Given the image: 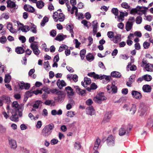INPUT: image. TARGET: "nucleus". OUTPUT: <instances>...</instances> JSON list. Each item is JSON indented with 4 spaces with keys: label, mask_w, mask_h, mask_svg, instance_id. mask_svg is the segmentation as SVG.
Masks as SVG:
<instances>
[{
    "label": "nucleus",
    "mask_w": 153,
    "mask_h": 153,
    "mask_svg": "<svg viewBox=\"0 0 153 153\" xmlns=\"http://www.w3.org/2000/svg\"><path fill=\"white\" fill-rule=\"evenodd\" d=\"M54 128V125L52 123L45 126L42 131L41 133L42 135L44 137H48L51 134L52 130Z\"/></svg>",
    "instance_id": "1"
},
{
    "label": "nucleus",
    "mask_w": 153,
    "mask_h": 153,
    "mask_svg": "<svg viewBox=\"0 0 153 153\" xmlns=\"http://www.w3.org/2000/svg\"><path fill=\"white\" fill-rule=\"evenodd\" d=\"M12 107L15 108V111L18 112L19 115L21 117L22 115V111L23 109V106L19 105L17 101H14L12 104Z\"/></svg>",
    "instance_id": "2"
},
{
    "label": "nucleus",
    "mask_w": 153,
    "mask_h": 153,
    "mask_svg": "<svg viewBox=\"0 0 153 153\" xmlns=\"http://www.w3.org/2000/svg\"><path fill=\"white\" fill-rule=\"evenodd\" d=\"M106 99V97L104 95L103 92L99 93L94 98V100L96 102L100 104L102 102Z\"/></svg>",
    "instance_id": "3"
},
{
    "label": "nucleus",
    "mask_w": 153,
    "mask_h": 153,
    "mask_svg": "<svg viewBox=\"0 0 153 153\" xmlns=\"http://www.w3.org/2000/svg\"><path fill=\"white\" fill-rule=\"evenodd\" d=\"M131 128H128L126 126H124L121 128L119 130V135L121 136L127 134L131 131Z\"/></svg>",
    "instance_id": "4"
},
{
    "label": "nucleus",
    "mask_w": 153,
    "mask_h": 153,
    "mask_svg": "<svg viewBox=\"0 0 153 153\" xmlns=\"http://www.w3.org/2000/svg\"><path fill=\"white\" fill-rule=\"evenodd\" d=\"M65 89L67 93L68 97L70 98H72L74 94L73 89L69 86L65 88Z\"/></svg>",
    "instance_id": "5"
},
{
    "label": "nucleus",
    "mask_w": 153,
    "mask_h": 153,
    "mask_svg": "<svg viewBox=\"0 0 153 153\" xmlns=\"http://www.w3.org/2000/svg\"><path fill=\"white\" fill-rule=\"evenodd\" d=\"M107 145L110 146H113L114 144V138L111 135H110L107 139Z\"/></svg>",
    "instance_id": "6"
},
{
    "label": "nucleus",
    "mask_w": 153,
    "mask_h": 153,
    "mask_svg": "<svg viewBox=\"0 0 153 153\" xmlns=\"http://www.w3.org/2000/svg\"><path fill=\"white\" fill-rule=\"evenodd\" d=\"M111 117V112H107L105 114V117L102 122V123H104L108 122Z\"/></svg>",
    "instance_id": "7"
},
{
    "label": "nucleus",
    "mask_w": 153,
    "mask_h": 153,
    "mask_svg": "<svg viewBox=\"0 0 153 153\" xmlns=\"http://www.w3.org/2000/svg\"><path fill=\"white\" fill-rule=\"evenodd\" d=\"M147 109L146 106L145 105L144 103H142L140 104V106L139 111L140 113V116H143V115Z\"/></svg>",
    "instance_id": "8"
},
{
    "label": "nucleus",
    "mask_w": 153,
    "mask_h": 153,
    "mask_svg": "<svg viewBox=\"0 0 153 153\" xmlns=\"http://www.w3.org/2000/svg\"><path fill=\"white\" fill-rule=\"evenodd\" d=\"M14 110H13L12 112H11L12 115L10 117V119L11 120L15 122H17L19 121V118L17 113L16 111L14 112Z\"/></svg>",
    "instance_id": "9"
},
{
    "label": "nucleus",
    "mask_w": 153,
    "mask_h": 153,
    "mask_svg": "<svg viewBox=\"0 0 153 153\" xmlns=\"http://www.w3.org/2000/svg\"><path fill=\"white\" fill-rule=\"evenodd\" d=\"M9 145L11 148L13 149H16L17 147L16 142L15 140L11 139H8Z\"/></svg>",
    "instance_id": "10"
},
{
    "label": "nucleus",
    "mask_w": 153,
    "mask_h": 153,
    "mask_svg": "<svg viewBox=\"0 0 153 153\" xmlns=\"http://www.w3.org/2000/svg\"><path fill=\"white\" fill-rule=\"evenodd\" d=\"M76 92L78 94L82 96L84 95L85 93V90H82L78 86H74Z\"/></svg>",
    "instance_id": "11"
},
{
    "label": "nucleus",
    "mask_w": 153,
    "mask_h": 153,
    "mask_svg": "<svg viewBox=\"0 0 153 153\" xmlns=\"http://www.w3.org/2000/svg\"><path fill=\"white\" fill-rule=\"evenodd\" d=\"M131 94L134 97L137 99H140L142 97V95L140 93L137 91H132Z\"/></svg>",
    "instance_id": "12"
},
{
    "label": "nucleus",
    "mask_w": 153,
    "mask_h": 153,
    "mask_svg": "<svg viewBox=\"0 0 153 153\" xmlns=\"http://www.w3.org/2000/svg\"><path fill=\"white\" fill-rule=\"evenodd\" d=\"M86 112L87 114L91 116L94 115V110L93 107L90 106L86 109Z\"/></svg>",
    "instance_id": "13"
},
{
    "label": "nucleus",
    "mask_w": 153,
    "mask_h": 153,
    "mask_svg": "<svg viewBox=\"0 0 153 153\" xmlns=\"http://www.w3.org/2000/svg\"><path fill=\"white\" fill-rule=\"evenodd\" d=\"M7 27L10 32L12 33H16V29L13 28L12 24L11 23L7 22Z\"/></svg>",
    "instance_id": "14"
},
{
    "label": "nucleus",
    "mask_w": 153,
    "mask_h": 153,
    "mask_svg": "<svg viewBox=\"0 0 153 153\" xmlns=\"http://www.w3.org/2000/svg\"><path fill=\"white\" fill-rule=\"evenodd\" d=\"M56 84L58 87L60 89L62 88L63 87L65 86L66 85V84L64 80H60L59 79L57 81Z\"/></svg>",
    "instance_id": "15"
},
{
    "label": "nucleus",
    "mask_w": 153,
    "mask_h": 153,
    "mask_svg": "<svg viewBox=\"0 0 153 153\" xmlns=\"http://www.w3.org/2000/svg\"><path fill=\"white\" fill-rule=\"evenodd\" d=\"M1 98L2 99L3 102L7 104L10 103L11 100L10 97L5 95H3L2 96Z\"/></svg>",
    "instance_id": "16"
},
{
    "label": "nucleus",
    "mask_w": 153,
    "mask_h": 153,
    "mask_svg": "<svg viewBox=\"0 0 153 153\" xmlns=\"http://www.w3.org/2000/svg\"><path fill=\"white\" fill-rule=\"evenodd\" d=\"M66 27L67 30H69L70 33H71V36L72 37H74V31L73 30L74 27L73 25H67Z\"/></svg>",
    "instance_id": "17"
},
{
    "label": "nucleus",
    "mask_w": 153,
    "mask_h": 153,
    "mask_svg": "<svg viewBox=\"0 0 153 153\" xmlns=\"http://www.w3.org/2000/svg\"><path fill=\"white\" fill-rule=\"evenodd\" d=\"M136 110V106L134 104H132L129 106V111L130 114H134Z\"/></svg>",
    "instance_id": "18"
},
{
    "label": "nucleus",
    "mask_w": 153,
    "mask_h": 153,
    "mask_svg": "<svg viewBox=\"0 0 153 153\" xmlns=\"http://www.w3.org/2000/svg\"><path fill=\"white\" fill-rule=\"evenodd\" d=\"M142 88L144 92H149L151 91L152 88L150 85H146L143 86Z\"/></svg>",
    "instance_id": "19"
},
{
    "label": "nucleus",
    "mask_w": 153,
    "mask_h": 153,
    "mask_svg": "<svg viewBox=\"0 0 153 153\" xmlns=\"http://www.w3.org/2000/svg\"><path fill=\"white\" fill-rule=\"evenodd\" d=\"M132 23L130 22L129 21L127 22L126 25V30L127 31H129L132 29Z\"/></svg>",
    "instance_id": "20"
},
{
    "label": "nucleus",
    "mask_w": 153,
    "mask_h": 153,
    "mask_svg": "<svg viewBox=\"0 0 153 153\" xmlns=\"http://www.w3.org/2000/svg\"><path fill=\"white\" fill-rule=\"evenodd\" d=\"M66 37V36L62 34H59L57 35L55 38V39L59 41H61L64 39V37Z\"/></svg>",
    "instance_id": "21"
},
{
    "label": "nucleus",
    "mask_w": 153,
    "mask_h": 153,
    "mask_svg": "<svg viewBox=\"0 0 153 153\" xmlns=\"http://www.w3.org/2000/svg\"><path fill=\"white\" fill-rule=\"evenodd\" d=\"M120 35L119 34H117L114 36L113 41L114 43H117L118 42L120 41Z\"/></svg>",
    "instance_id": "22"
},
{
    "label": "nucleus",
    "mask_w": 153,
    "mask_h": 153,
    "mask_svg": "<svg viewBox=\"0 0 153 153\" xmlns=\"http://www.w3.org/2000/svg\"><path fill=\"white\" fill-rule=\"evenodd\" d=\"M111 75L112 76L116 78H120L121 75L120 72L116 71H114L111 72Z\"/></svg>",
    "instance_id": "23"
},
{
    "label": "nucleus",
    "mask_w": 153,
    "mask_h": 153,
    "mask_svg": "<svg viewBox=\"0 0 153 153\" xmlns=\"http://www.w3.org/2000/svg\"><path fill=\"white\" fill-rule=\"evenodd\" d=\"M7 7H10L13 8L16 7V5L15 3L9 0L7 1Z\"/></svg>",
    "instance_id": "24"
},
{
    "label": "nucleus",
    "mask_w": 153,
    "mask_h": 153,
    "mask_svg": "<svg viewBox=\"0 0 153 153\" xmlns=\"http://www.w3.org/2000/svg\"><path fill=\"white\" fill-rule=\"evenodd\" d=\"M100 142V140L99 138H97L95 143L94 149L96 150L98 148Z\"/></svg>",
    "instance_id": "25"
},
{
    "label": "nucleus",
    "mask_w": 153,
    "mask_h": 153,
    "mask_svg": "<svg viewBox=\"0 0 153 153\" xmlns=\"http://www.w3.org/2000/svg\"><path fill=\"white\" fill-rule=\"evenodd\" d=\"M88 75L93 77L94 79H98L99 75L96 74L94 72H91L88 74Z\"/></svg>",
    "instance_id": "26"
},
{
    "label": "nucleus",
    "mask_w": 153,
    "mask_h": 153,
    "mask_svg": "<svg viewBox=\"0 0 153 153\" xmlns=\"http://www.w3.org/2000/svg\"><path fill=\"white\" fill-rule=\"evenodd\" d=\"M65 97V94L62 95H59V96H58L57 99H55V100H57L59 102L61 103L64 100Z\"/></svg>",
    "instance_id": "27"
},
{
    "label": "nucleus",
    "mask_w": 153,
    "mask_h": 153,
    "mask_svg": "<svg viewBox=\"0 0 153 153\" xmlns=\"http://www.w3.org/2000/svg\"><path fill=\"white\" fill-rule=\"evenodd\" d=\"M16 51L18 54H22L25 52V50L21 47H18L16 48Z\"/></svg>",
    "instance_id": "28"
},
{
    "label": "nucleus",
    "mask_w": 153,
    "mask_h": 153,
    "mask_svg": "<svg viewBox=\"0 0 153 153\" xmlns=\"http://www.w3.org/2000/svg\"><path fill=\"white\" fill-rule=\"evenodd\" d=\"M20 29L23 32H27L30 30L29 27L27 25L24 26L23 27H20L19 28V30Z\"/></svg>",
    "instance_id": "29"
},
{
    "label": "nucleus",
    "mask_w": 153,
    "mask_h": 153,
    "mask_svg": "<svg viewBox=\"0 0 153 153\" xmlns=\"http://www.w3.org/2000/svg\"><path fill=\"white\" fill-rule=\"evenodd\" d=\"M30 47L32 50H33V49H37L39 48L38 44L36 42H34L31 43L30 45Z\"/></svg>",
    "instance_id": "30"
},
{
    "label": "nucleus",
    "mask_w": 153,
    "mask_h": 153,
    "mask_svg": "<svg viewBox=\"0 0 153 153\" xmlns=\"http://www.w3.org/2000/svg\"><path fill=\"white\" fill-rule=\"evenodd\" d=\"M36 5L38 8L41 9L44 6V3L42 1H38L36 2Z\"/></svg>",
    "instance_id": "31"
},
{
    "label": "nucleus",
    "mask_w": 153,
    "mask_h": 153,
    "mask_svg": "<svg viewBox=\"0 0 153 153\" xmlns=\"http://www.w3.org/2000/svg\"><path fill=\"white\" fill-rule=\"evenodd\" d=\"M65 16L63 13H60L59 14L58 16V20L60 22L63 21L65 19Z\"/></svg>",
    "instance_id": "32"
},
{
    "label": "nucleus",
    "mask_w": 153,
    "mask_h": 153,
    "mask_svg": "<svg viewBox=\"0 0 153 153\" xmlns=\"http://www.w3.org/2000/svg\"><path fill=\"white\" fill-rule=\"evenodd\" d=\"M152 67H153V65L148 64L146 65L145 68L147 71H152Z\"/></svg>",
    "instance_id": "33"
},
{
    "label": "nucleus",
    "mask_w": 153,
    "mask_h": 153,
    "mask_svg": "<svg viewBox=\"0 0 153 153\" xmlns=\"http://www.w3.org/2000/svg\"><path fill=\"white\" fill-rule=\"evenodd\" d=\"M120 14L119 16H118L117 18L118 19L119 22L123 21L124 20V13L121 12L120 11Z\"/></svg>",
    "instance_id": "34"
},
{
    "label": "nucleus",
    "mask_w": 153,
    "mask_h": 153,
    "mask_svg": "<svg viewBox=\"0 0 153 153\" xmlns=\"http://www.w3.org/2000/svg\"><path fill=\"white\" fill-rule=\"evenodd\" d=\"M11 76L9 74H6L4 81L5 83H9L11 79Z\"/></svg>",
    "instance_id": "35"
},
{
    "label": "nucleus",
    "mask_w": 153,
    "mask_h": 153,
    "mask_svg": "<svg viewBox=\"0 0 153 153\" xmlns=\"http://www.w3.org/2000/svg\"><path fill=\"white\" fill-rule=\"evenodd\" d=\"M86 58L88 61H90L93 60L94 57L92 54L89 53L86 55Z\"/></svg>",
    "instance_id": "36"
},
{
    "label": "nucleus",
    "mask_w": 153,
    "mask_h": 153,
    "mask_svg": "<svg viewBox=\"0 0 153 153\" xmlns=\"http://www.w3.org/2000/svg\"><path fill=\"white\" fill-rule=\"evenodd\" d=\"M42 102L40 100H37L36 101L35 103L33 104V107L36 109L38 108L39 107V105L42 103Z\"/></svg>",
    "instance_id": "37"
},
{
    "label": "nucleus",
    "mask_w": 153,
    "mask_h": 153,
    "mask_svg": "<svg viewBox=\"0 0 153 153\" xmlns=\"http://www.w3.org/2000/svg\"><path fill=\"white\" fill-rule=\"evenodd\" d=\"M110 76H107L104 75H99V78L100 80L103 79H105L107 80H109Z\"/></svg>",
    "instance_id": "38"
},
{
    "label": "nucleus",
    "mask_w": 153,
    "mask_h": 153,
    "mask_svg": "<svg viewBox=\"0 0 153 153\" xmlns=\"http://www.w3.org/2000/svg\"><path fill=\"white\" fill-rule=\"evenodd\" d=\"M144 79L145 80L147 81H149L152 79V76L146 74L143 76Z\"/></svg>",
    "instance_id": "39"
},
{
    "label": "nucleus",
    "mask_w": 153,
    "mask_h": 153,
    "mask_svg": "<svg viewBox=\"0 0 153 153\" xmlns=\"http://www.w3.org/2000/svg\"><path fill=\"white\" fill-rule=\"evenodd\" d=\"M111 12L116 16L118 15L119 11L117 8H113L111 10Z\"/></svg>",
    "instance_id": "40"
},
{
    "label": "nucleus",
    "mask_w": 153,
    "mask_h": 153,
    "mask_svg": "<svg viewBox=\"0 0 153 153\" xmlns=\"http://www.w3.org/2000/svg\"><path fill=\"white\" fill-rule=\"evenodd\" d=\"M86 53V50L85 49L82 50L80 51V56L81 59H83L85 57V54Z\"/></svg>",
    "instance_id": "41"
},
{
    "label": "nucleus",
    "mask_w": 153,
    "mask_h": 153,
    "mask_svg": "<svg viewBox=\"0 0 153 153\" xmlns=\"http://www.w3.org/2000/svg\"><path fill=\"white\" fill-rule=\"evenodd\" d=\"M74 147L75 149L79 150L80 149L81 147V145L79 142H77L75 143L74 144Z\"/></svg>",
    "instance_id": "42"
},
{
    "label": "nucleus",
    "mask_w": 153,
    "mask_h": 153,
    "mask_svg": "<svg viewBox=\"0 0 153 153\" xmlns=\"http://www.w3.org/2000/svg\"><path fill=\"white\" fill-rule=\"evenodd\" d=\"M84 80L86 85H89L91 83V80L89 78L85 77L84 78Z\"/></svg>",
    "instance_id": "43"
},
{
    "label": "nucleus",
    "mask_w": 153,
    "mask_h": 153,
    "mask_svg": "<svg viewBox=\"0 0 153 153\" xmlns=\"http://www.w3.org/2000/svg\"><path fill=\"white\" fill-rule=\"evenodd\" d=\"M122 7L125 9H129L130 7V6L128 5L127 3L124 2H123L121 4Z\"/></svg>",
    "instance_id": "44"
},
{
    "label": "nucleus",
    "mask_w": 153,
    "mask_h": 153,
    "mask_svg": "<svg viewBox=\"0 0 153 153\" xmlns=\"http://www.w3.org/2000/svg\"><path fill=\"white\" fill-rule=\"evenodd\" d=\"M25 94L27 97H30L33 95V92L32 91H28L26 92Z\"/></svg>",
    "instance_id": "45"
},
{
    "label": "nucleus",
    "mask_w": 153,
    "mask_h": 153,
    "mask_svg": "<svg viewBox=\"0 0 153 153\" xmlns=\"http://www.w3.org/2000/svg\"><path fill=\"white\" fill-rule=\"evenodd\" d=\"M6 128L2 125H0V132L4 133L6 132Z\"/></svg>",
    "instance_id": "46"
},
{
    "label": "nucleus",
    "mask_w": 153,
    "mask_h": 153,
    "mask_svg": "<svg viewBox=\"0 0 153 153\" xmlns=\"http://www.w3.org/2000/svg\"><path fill=\"white\" fill-rule=\"evenodd\" d=\"M44 68L46 70H48L50 67L49 62L48 61L45 62L44 63Z\"/></svg>",
    "instance_id": "47"
},
{
    "label": "nucleus",
    "mask_w": 153,
    "mask_h": 153,
    "mask_svg": "<svg viewBox=\"0 0 153 153\" xmlns=\"http://www.w3.org/2000/svg\"><path fill=\"white\" fill-rule=\"evenodd\" d=\"M142 20V18L140 16L137 17L136 19V23L137 24H140L141 23Z\"/></svg>",
    "instance_id": "48"
},
{
    "label": "nucleus",
    "mask_w": 153,
    "mask_h": 153,
    "mask_svg": "<svg viewBox=\"0 0 153 153\" xmlns=\"http://www.w3.org/2000/svg\"><path fill=\"white\" fill-rule=\"evenodd\" d=\"M107 36L110 38H112L114 37V33L112 31H109L107 33Z\"/></svg>",
    "instance_id": "49"
},
{
    "label": "nucleus",
    "mask_w": 153,
    "mask_h": 153,
    "mask_svg": "<svg viewBox=\"0 0 153 153\" xmlns=\"http://www.w3.org/2000/svg\"><path fill=\"white\" fill-rule=\"evenodd\" d=\"M138 11V9L136 7L135 8L132 9L130 11V13L131 14H133L137 13Z\"/></svg>",
    "instance_id": "50"
},
{
    "label": "nucleus",
    "mask_w": 153,
    "mask_h": 153,
    "mask_svg": "<svg viewBox=\"0 0 153 153\" xmlns=\"http://www.w3.org/2000/svg\"><path fill=\"white\" fill-rule=\"evenodd\" d=\"M36 56H38L40 53V51L38 49L32 50Z\"/></svg>",
    "instance_id": "51"
},
{
    "label": "nucleus",
    "mask_w": 153,
    "mask_h": 153,
    "mask_svg": "<svg viewBox=\"0 0 153 153\" xmlns=\"http://www.w3.org/2000/svg\"><path fill=\"white\" fill-rule=\"evenodd\" d=\"M7 40L5 36H3L0 39V42L1 43H4Z\"/></svg>",
    "instance_id": "52"
},
{
    "label": "nucleus",
    "mask_w": 153,
    "mask_h": 153,
    "mask_svg": "<svg viewBox=\"0 0 153 153\" xmlns=\"http://www.w3.org/2000/svg\"><path fill=\"white\" fill-rule=\"evenodd\" d=\"M150 44L149 43L145 42L143 44V46L144 48L148 49L149 47Z\"/></svg>",
    "instance_id": "53"
},
{
    "label": "nucleus",
    "mask_w": 153,
    "mask_h": 153,
    "mask_svg": "<svg viewBox=\"0 0 153 153\" xmlns=\"http://www.w3.org/2000/svg\"><path fill=\"white\" fill-rule=\"evenodd\" d=\"M52 102L54 103V101L53 100H47L45 101V104L46 105H49L52 103Z\"/></svg>",
    "instance_id": "54"
},
{
    "label": "nucleus",
    "mask_w": 153,
    "mask_h": 153,
    "mask_svg": "<svg viewBox=\"0 0 153 153\" xmlns=\"http://www.w3.org/2000/svg\"><path fill=\"white\" fill-rule=\"evenodd\" d=\"M117 87L115 85H112V86L111 91L113 93H115L117 92Z\"/></svg>",
    "instance_id": "55"
},
{
    "label": "nucleus",
    "mask_w": 153,
    "mask_h": 153,
    "mask_svg": "<svg viewBox=\"0 0 153 153\" xmlns=\"http://www.w3.org/2000/svg\"><path fill=\"white\" fill-rule=\"evenodd\" d=\"M88 40L89 41L88 46H90L93 43V39L91 36H89L88 38Z\"/></svg>",
    "instance_id": "56"
},
{
    "label": "nucleus",
    "mask_w": 153,
    "mask_h": 153,
    "mask_svg": "<svg viewBox=\"0 0 153 153\" xmlns=\"http://www.w3.org/2000/svg\"><path fill=\"white\" fill-rule=\"evenodd\" d=\"M58 142L57 139H53L51 141V143L52 145H54L57 144Z\"/></svg>",
    "instance_id": "57"
},
{
    "label": "nucleus",
    "mask_w": 153,
    "mask_h": 153,
    "mask_svg": "<svg viewBox=\"0 0 153 153\" xmlns=\"http://www.w3.org/2000/svg\"><path fill=\"white\" fill-rule=\"evenodd\" d=\"M19 39L22 41V43H24L26 41V39L24 36H21L19 37Z\"/></svg>",
    "instance_id": "58"
},
{
    "label": "nucleus",
    "mask_w": 153,
    "mask_h": 153,
    "mask_svg": "<svg viewBox=\"0 0 153 153\" xmlns=\"http://www.w3.org/2000/svg\"><path fill=\"white\" fill-rule=\"evenodd\" d=\"M42 126V123L41 121H39L37 123L36 125V127L37 128H40Z\"/></svg>",
    "instance_id": "59"
},
{
    "label": "nucleus",
    "mask_w": 153,
    "mask_h": 153,
    "mask_svg": "<svg viewBox=\"0 0 153 153\" xmlns=\"http://www.w3.org/2000/svg\"><path fill=\"white\" fill-rule=\"evenodd\" d=\"M35 11V9L33 7L31 6H28V8L27 11L31 13H33Z\"/></svg>",
    "instance_id": "60"
},
{
    "label": "nucleus",
    "mask_w": 153,
    "mask_h": 153,
    "mask_svg": "<svg viewBox=\"0 0 153 153\" xmlns=\"http://www.w3.org/2000/svg\"><path fill=\"white\" fill-rule=\"evenodd\" d=\"M86 103L87 105H90L93 103V102L92 100L89 99L86 101Z\"/></svg>",
    "instance_id": "61"
},
{
    "label": "nucleus",
    "mask_w": 153,
    "mask_h": 153,
    "mask_svg": "<svg viewBox=\"0 0 153 153\" xmlns=\"http://www.w3.org/2000/svg\"><path fill=\"white\" fill-rule=\"evenodd\" d=\"M90 87L92 89H95L97 88V86L95 83H93L91 85Z\"/></svg>",
    "instance_id": "62"
},
{
    "label": "nucleus",
    "mask_w": 153,
    "mask_h": 153,
    "mask_svg": "<svg viewBox=\"0 0 153 153\" xmlns=\"http://www.w3.org/2000/svg\"><path fill=\"white\" fill-rule=\"evenodd\" d=\"M98 23L96 21H93L92 22V26H93V27H97Z\"/></svg>",
    "instance_id": "63"
},
{
    "label": "nucleus",
    "mask_w": 153,
    "mask_h": 153,
    "mask_svg": "<svg viewBox=\"0 0 153 153\" xmlns=\"http://www.w3.org/2000/svg\"><path fill=\"white\" fill-rule=\"evenodd\" d=\"M134 47L137 50H138L140 48V46L139 43H136L134 45Z\"/></svg>",
    "instance_id": "64"
}]
</instances>
